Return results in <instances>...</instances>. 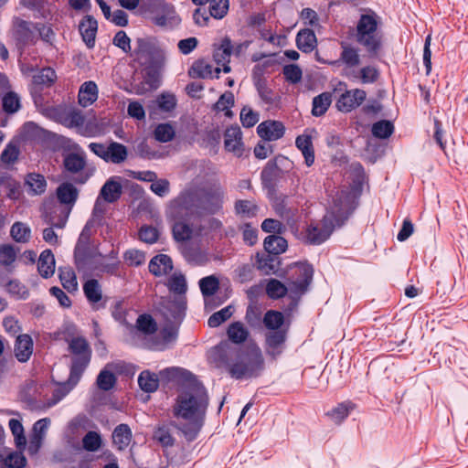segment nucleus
<instances>
[{
  "mask_svg": "<svg viewBox=\"0 0 468 468\" xmlns=\"http://www.w3.org/2000/svg\"><path fill=\"white\" fill-rule=\"evenodd\" d=\"M66 170L71 174L81 172L86 166V154L84 151L68 154L63 160Z\"/></svg>",
  "mask_w": 468,
  "mask_h": 468,
  "instance_id": "26",
  "label": "nucleus"
},
{
  "mask_svg": "<svg viewBox=\"0 0 468 468\" xmlns=\"http://www.w3.org/2000/svg\"><path fill=\"white\" fill-rule=\"evenodd\" d=\"M16 259V250L10 244L0 246V264L10 268Z\"/></svg>",
  "mask_w": 468,
  "mask_h": 468,
  "instance_id": "61",
  "label": "nucleus"
},
{
  "mask_svg": "<svg viewBox=\"0 0 468 468\" xmlns=\"http://www.w3.org/2000/svg\"><path fill=\"white\" fill-rule=\"evenodd\" d=\"M394 131V125L391 122L387 120H381L377 122H375L372 125V134L380 139H387L388 138Z\"/></svg>",
  "mask_w": 468,
  "mask_h": 468,
  "instance_id": "52",
  "label": "nucleus"
},
{
  "mask_svg": "<svg viewBox=\"0 0 468 468\" xmlns=\"http://www.w3.org/2000/svg\"><path fill=\"white\" fill-rule=\"evenodd\" d=\"M287 338V331L272 330L265 334L266 353L275 358L282 354Z\"/></svg>",
  "mask_w": 468,
  "mask_h": 468,
  "instance_id": "14",
  "label": "nucleus"
},
{
  "mask_svg": "<svg viewBox=\"0 0 468 468\" xmlns=\"http://www.w3.org/2000/svg\"><path fill=\"white\" fill-rule=\"evenodd\" d=\"M138 384L142 390L147 393L154 392L159 387L158 376L149 370H144L138 377Z\"/></svg>",
  "mask_w": 468,
  "mask_h": 468,
  "instance_id": "37",
  "label": "nucleus"
},
{
  "mask_svg": "<svg viewBox=\"0 0 468 468\" xmlns=\"http://www.w3.org/2000/svg\"><path fill=\"white\" fill-rule=\"evenodd\" d=\"M256 88L260 98L265 104L272 106L277 102L278 96L264 82L259 80L256 83Z\"/></svg>",
  "mask_w": 468,
  "mask_h": 468,
  "instance_id": "58",
  "label": "nucleus"
},
{
  "mask_svg": "<svg viewBox=\"0 0 468 468\" xmlns=\"http://www.w3.org/2000/svg\"><path fill=\"white\" fill-rule=\"evenodd\" d=\"M355 409V404L350 401L339 403L336 407L327 412V416L335 424H340L349 413Z\"/></svg>",
  "mask_w": 468,
  "mask_h": 468,
  "instance_id": "39",
  "label": "nucleus"
},
{
  "mask_svg": "<svg viewBox=\"0 0 468 468\" xmlns=\"http://www.w3.org/2000/svg\"><path fill=\"white\" fill-rule=\"evenodd\" d=\"M296 147L301 151L304 157V163L311 166L314 163V151L312 139L309 135H300L295 140Z\"/></svg>",
  "mask_w": 468,
  "mask_h": 468,
  "instance_id": "31",
  "label": "nucleus"
},
{
  "mask_svg": "<svg viewBox=\"0 0 468 468\" xmlns=\"http://www.w3.org/2000/svg\"><path fill=\"white\" fill-rule=\"evenodd\" d=\"M176 324L165 327L161 332L162 343L156 344L154 347L156 350H164L169 346V345L176 342L177 338V328Z\"/></svg>",
  "mask_w": 468,
  "mask_h": 468,
  "instance_id": "51",
  "label": "nucleus"
},
{
  "mask_svg": "<svg viewBox=\"0 0 468 468\" xmlns=\"http://www.w3.org/2000/svg\"><path fill=\"white\" fill-rule=\"evenodd\" d=\"M218 286L219 282L218 278L213 275L204 277L199 281V287L205 297L215 294L218 290Z\"/></svg>",
  "mask_w": 468,
  "mask_h": 468,
  "instance_id": "57",
  "label": "nucleus"
},
{
  "mask_svg": "<svg viewBox=\"0 0 468 468\" xmlns=\"http://www.w3.org/2000/svg\"><path fill=\"white\" fill-rule=\"evenodd\" d=\"M98 98V87L94 81H85L79 90V103L82 107L91 105Z\"/></svg>",
  "mask_w": 468,
  "mask_h": 468,
  "instance_id": "28",
  "label": "nucleus"
},
{
  "mask_svg": "<svg viewBox=\"0 0 468 468\" xmlns=\"http://www.w3.org/2000/svg\"><path fill=\"white\" fill-rule=\"evenodd\" d=\"M314 269L307 263L298 264L292 279L288 282V295L296 306L300 298L308 291L313 281Z\"/></svg>",
  "mask_w": 468,
  "mask_h": 468,
  "instance_id": "8",
  "label": "nucleus"
},
{
  "mask_svg": "<svg viewBox=\"0 0 468 468\" xmlns=\"http://www.w3.org/2000/svg\"><path fill=\"white\" fill-rule=\"evenodd\" d=\"M225 148L229 152H232L237 155L242 154V133L238 126H230L224 134Z\"/></svg>",
  "mask_w": 468,
  "mask_h": 468,
  "instance_id": "20",
  "label": "nucleus"
},
{
  "mask_svg": "<svg viewBox=\"0 0 468 468\" xmlns=\"http://www.w3.org/2000/svg\"><path fill=\"white\" fill-rule=\"evenodd\" d=\"M262 323L268 331L282 330L284 317L281 312L270 310L265 313Z\"/></svg>",
  "mask_w": 468,
  "mask_h": 468,
  "instance_id": "42",
  "label": "nucleus"
},
{
  "mask_svg": "<svg viewBox=\"0 0 468 468\" xmlns=\"http://www.w3.org/2000/svg\"><path fill=\"white\" fill-rule=\"evenodd\" d=\"M229 339L233 344H241L245 342L249 336V331L240 322H234L229 325L227 331Z\"/></svg>",
  "mask_w": 468,
  "mask_h": 468,
  "instance_id": "40",
  "label": "nucleus"
},
{
  "mask_svg": "<svg viewBox=\"0 0 468 468\" xmlns=\"http://www.w3.org/2000/svg\"><path fill=\"white\" fill-rule=\"evenodd\" d=\"M197 191L186 189L171 199L165 208V215L169 220H189L198 217Z\"/></svg>",
  "mask_w": 468,
  "mask_h": 468,
  "instance_id": "5",
  "label": "nucleus"
},
{
  "mask_svg": "<svg viewBox=\"0 0 468 468\" xmlns=\"http://www.w3.org/2000/svg\"><path fill=\"white\" fill-rule=\"evenodd\" d=\"M235 210L238 215L253 218L257 215L259 207L251 200H239L235 204Z\"/></svg>",
  "mask_w": 468,
  "mask_h": 468,
  "instance_id": "54",
  "label": "nucleus"
},
{
  "mask_svg": "<svg viewBox=\"0 0 468 468\" xmlns=\"http://www.w3.org/2000/svg\"><path fill=\"white\" fill-rule=\"evenodd\" d=\"M221 69L219 68L213 69L212 65L207 62L204 59H199L192 65L189 69V75L192 78H200V79H213L215 72V78H219V73Z\"/></svg>",
  "mask_w": 468,
  "mask_h": 468,
  "instance_id": "22",
  "label": "nucleus"
},
{
  "mask_svg": "<svg viewBox=\"0 0 468 468\" xmlns=\"http://www.w3.org/2000/svg\"><path fill=\"white\" fill-rule=\"evenodd\" d=\"M186 296H168L161 298L158 310L165 321L171 324H179L186 314Z\"/></svg>",
  "mask_w": 468,
  "mask_h": 468,
  "instance_id": "9",
  "label": "nucleus"
},
{
  "mask_svg": "<svg viewBox=\"0 0 468 468\" xmlns=\"http://www.w3.org/2000/svg\"><path fill=\"white\" fill-rule=\"evenodd\" d=\"M208 3L207 9L212 17L221 19L227 15L229 6V0H209Z\"/></svg>",
  "mask_w": 468,
  "mask_h": 468,
  "instance_id": "53",
  "label": "nucleus"
},
{
  "mask_svg": "<svg viewBox=\"0 0 468 468\" xmlns=\"http://www.w3.org/2000/svg\"><path fill=\"white\" fill-rule=\"evenodd\" d=\"M89 149L103 161L114 165L122 164L128 157V149L121 143L112 141L108 145L101 143H90Z\"/></svg>",
  "mask_w": 468,
  "mask_h": 468,
  "instance_id": "10",
  "label": "nucleus"
},
{
  "mask_svg": "<svg viewBox=\"0 0 468 468\" xmlns=\"http://www.w3.org/2000/svg\"><path fill=\"white\" fill-rule=\"evenodd\" d=\"M116 382L114 374L107 369H103L97 377L96 383L100 389L108 391L112 389Z\"/></svg>",
  "mask_w": 468,
  "mask_h": 468,
  "instance_id": "64",
  "label": "nucleus"
},
{
  "mask_svg": "<svg viewBox=\"0 0 468 468\" xmlns=\"http://www.w3.org/2000/svg\"><path fill=\"white\" fill-rule=\"evenodd\" d=\"M170 292H174V296H185L187 290L186 281L182 273H174L167 282Z\"/></svg>",
  "mask_w": 468,
  "mask_h": 468,
  "instance_id": "45",
  "label": "nucleus"
},
{
  "mask_svg": "<svg viewBox=\"0 0 468 468\" xmlns=\"http://www.w3.org/2000/svg\"><path fill=\"white\" fill-rule=\"evenodd\" d=\"M297 48L303 52H311L316 45V37L312 29H303L296 36Z\"/></svg>",
  "mask_w": 468,
  "mask_h": 468,
  "instance_id": "33",
  "label": "nucleus"
},
{
  "mask_svg": "<svg viewBox=\"0 0 468 468\" xmlns=\"http://www.w3.org/2000/svg\"><path fill=\"white\" fill-rule=\"evenodd\" d=\"M83 292L91 304L98 303L102 298L101 286L95 279H90L83 284Z\"/></svg>",
  "mask_w": 468,
  "mask_h": 468,
  "instance_id": "36",
  "label": "nucleus"
},
{
  "mask_svg": "<svg viewBox=\"0 0 468 468\" xmlns=\"http://www.w3.org/2000/svg\"><path fill=\"white\" fill-rule=\"evenodd\" d=\"M24 449L11 452L6 456L0 454V468H24L27 459L23 454Z\"/></svg>",
  "mask_w": 468,
  "mask_h": 468,
  "instance_id": "32",
  "label": "nucleus"
},
{
  "mask_svg": "<svg viewBox=\"0 0 468 468\" xmlns=\"http://www.w3.org/2000/svg\"><path fill=\"white\" fill-rule=\"evenodd\" d=\"M113 444L119 451L126 449L132 441V431L127 424L118 425L112 432Z\"/></svg>",
  "mask_w": 468,
  "mask_h": 468,
  "instance_id": "30",
  "label": "nucleus"
},
{
  "mask_svg": "<svg viewBox=\"0 0 468 468\" xmlns=\"http://www.w3.org/2000/svg\"><path fill=\"white\" fill-rule=\"evenodd\" d=\"M332 102V96L329 92H323L313 99L312 114L319 117L324 115Z\"/></svg>",
  "mask_w": 468,
  "mask_h": 468,
  "instance_id": "41",
  "label": "nucleus"
},
{
  "mask_svg": "<svg viewBox=\"0 0 468 468\" xmlns=\"http://www.w3.org/2000/svg\"><path fill=\"white\" fill-rule=\"evenodd\" d=\"M79 196L78 189L71 183H62L57 188V197L61 204L69 206L68 210H71V207L77 201Z\"/></svg>",
  "mask_w": 468,
  "mask_h": 468,
  "instance_id": "24",
  "label": "nucleus"
},
{
  "mask_svg": "<svg viewBox=\"0 0 468 468\" xmlns=\"http://www.w3.org/2000/svg\"><path fill=\"white\" fill-rule=\"evenodd\" d=\"M25 184L28 187V193L34 196L43 194L47 188L45 177L37 173L28 174L26 177Z\"/></svg>",
  "mask_w": 468,
  "mask_h": 468,
  "instance_id": "34",
  "label": "nucleus"
},
{
  "mask_svg": "<svg viewBox=\"0 0 468 468\" xmlns=\"http://www.w3.org/2000/svg\"><path fill=\"white\" fill-rule=\"evenodd\" d=\"M333 64L344 65L346 73L355 71L354 69L360 64L359 49L349 44L342 43L339 58Z\"/></svg>",
  "mask_w": 468,
  "mask_h": 468,
  "instance_id": "13",
  "label": "nucleus"
},
{
  "mask_svg": "<svg viewBox=\"0 0 468 468\" xmlns=\"http://www.w3.org/2000/svg\"><path fill=\"white\" fill-rule=\"evenodd\" d=\"M156 103L162 112H170L176 108L177 100L173 93L163 92L156 98Z\"/></svg>",
  "mask_w": 468,
  "mask_h": 468,
  "instance_id": "59",
  "label": "nucleus"
},
{
  "mask_svg": "<svg viewBox=\"0 0 468 468\" xmlns=\"http://www.w3.org/2000/svg\"><path fill=\"white\" fill-rule=\"evenodd\" d=\"M133 56L140 65L149 67L146 73L147 77L151 80H154L156 72L151 67L154 65L161 57V50L154 40L148 37L137 38Z\"/></svg>",
  "mask_w": 468,
  "mask_h": 468,
  "instance_id": "7",
  "label": "nucleus"
},
{
  "mask_svg": "<svg viewBox=\"0 0 468 468\" xmlns=\"http://www.w3.org/2000/svg\"><path fill=\"white\" fill-rule=\"evenodd\" d=\"M259 136L266 141H276L285 133V127L279 121H265L257 127Z\"/></svg>",
  "mask_w": 468,
  "mask_h": 468,
  "instance_id": "16",
  "label": "nucleus"
},
{
  "mask_svg": "<svg viewBox=\"0 0 468 468\" xmlns=\"http://www.w3.org/2000/svg\"><path fill=\"white\" fill-rule=\"evenodd\" d=\"M80 33L89 48L94 47L98 29L97 20L91 16H86L80 23Z\"/></svg>",
  "mask_w": 468,
  "mask_h": 468,
  "instance_id": "19",
  "label": "nucleus"
},
{
  "mask_svg": "<svg viewBox=\"0 0 468 468\" xmlns=\"http://www.w3.org/2000/svg\"><path fill=\"white\" fill-rule=\"evenodd\" d=\"M56 80V71L50 67L43 68L33 75V83L38 86L50 87Z\"/></svg>",
  "mask_w": 468,
  "mask_h": 468,
  "instance_id": "43",
  "label": "nucleus"
},
{
  "mask_svg": "<svg viewBox=\"0 0 468 468\" xmlns=\"http://www.w3.org/2000/svg\"><path fill=\"white\" fill-rule=\"evenodd\" d=\"M3 110L7 113H15L20 109V99L14 91L7 92L2 100Z\"/></svg>",
  "mask_w": 468,
  "mask_h": 468,
  "instance_id": "63",
  "label": "nucleus"
},
{
  "mask_svg": "<svg viewBox=\"0 0 468 468\" xmlns=\"http://www.w3.org/2000/svg\"><path fill=\"white\" fill-rule=\"evenodd\" d=\"M264 249L267 252L279 255L287 249V240L277 235H270L264 239Z\"/></svg>",
  "mask_w": 468,
  "mask_h": 468,
  "instance_id": "38",
  "label": "nucleus"
},
{
  "mask_svg": "<svg viewBox=\"0 0 468 468\" xmlns=\"http://www.w3.org/2000/svg\"><path fill=\"white\" fill-rule=\"evenodd\" d=\"M358 194L353 189H342L333 198V204L320 222L311 223L305 229V241L320 245L332 234L335 227H341L357 206Z\"/></svg>",
  "mask_w": 468,
  "mask_h": 468,
  "instance_id": "2",
  "label": "nucleus"
},
{
  "mask_svg": "<svg viewBox=\"0 0 468 468\" xmlns=\"http://www.w3.org/2000/svg\"><path fill=\"white\" fill-rule=\"evenodd\" d=\"M122 195V186L118 181L111 178L105 182L100 191L99 197L108 203L117 201Z\"/></svg>",
  "mask_w": 468,
  "mask_h": 468,
  "instance_id": "29",
  "label": "nucleus"
},
{
  "mask_svg": "<svg viewBox=\"0 0 468 468\" xmlns=\"http://www.w3.org/2000/svg\"><path fill=\"white\" fill-rule=\"evenodd\" d=\"M10 234L16 242L27 243L30 239L31 229L25 223L16 222L11 227Z\"/></svg>",
  "mask_w": 468,
  "mask_h": 468,
  "instance_id": "48",
  "label": "nucleus"
},
{
  "mask_svg": "<svg viewBox=\"0 0 468 468\" xmlns=\"http://www.w3.org/2000/svg\"><path fill=\"white\" fill-rule=\"evenodd\" d=\"M6 291L15 298L26 300L29 296V292L26 285L21 283L18 280H10L5 284Z\"/></svg>",
  "mask_w": 468,
  "mask_h": 468,
  "instance_id": "55",
  "label": "nucleus"
},
{
  "mask_svg": "<svg viewBox=\"0 0 468 468\" xmlns=\"http://www.w3.org/2000/svg\"><path fill=\"white\" fill-rule=\"evenodd\" d=\"M55 258L50 250L41 252L37 261V271L44 279L51 277L55 272Z\"/></svg>",
  "mask_w": 468,
  "mask_h": 468,
  "instance_id": "25",
  "label": "nucleus"
},
{
  "mask_svg": "<svg viewBox=\"0 0 468 468\" xmlns=\"http://www.w3.org/2000/svg\"><path fill=\"white\" fill-rule=\"evenodd\" d=\"M232 314H233L232 306L231 305L226 306V307L222 308L221 310H219L218 312L214 313L208 318L207 324L210 327H218L222 323H224L225 321L229 319L231 317Z\"/></svg>",
  "mask_w": 468,
  "mask_h": 468,
  "instance_id": "60",
  "label": "nucleus"
},
{
  "mask_svg": "<svg viewBox=\"0 0 468 468\" xmlns=\"http://www.w3.org/2000/svg\"><path fill=\"white\" fill-rule=\"evenodd\" d=\"M9 429L15 437L16 446L18 450L25 449L27 444L26 436L24 433V428L20 420L16 419H11L8 422Z\"/></svg>",
  "mask_w": 468,
  "mask_h": 468,
  "instance_id": "47",
  "label": "nucleus"
},
{
  "mask_svg": "<svg viewBox=\"0 0 468 468\" xmlns=\"http://www.w3.org/2000/svg\"><path fill=\"white\" fill-rule=\"evenodd\" d=\"M69 215V210H66L61 206L53 205L45 207L43 218L48 225L57 229H63L67 223Z\"/></svg>",
  "mask_w": 468,
  "mask_h": 468,
  "instance_id": "15",
  "label": "nucleus"
},
{
  "mask_svg": "<svg viewBox=\"0 0 468 468\" xmlns=\"http://www.w3.org/2000/svg\"><path fill=\"white\" fill-rule=\"evenodd\" d=\"M224 192L220 188L207 191L203 194L197 192V211L198 217L202 215H213L222 208Z\"/></svg>",
  "mask_w": 468,
  "mask_h": 468,
  "instance_id": "11",
  "label": "nucleus"
},
{
  "mask_svg": "<svg viewBox=\"0 0 468 468\" xmlns=\"http://www.w3.org/2000/svg\"><path fill=\"white\" fill-rule=\"evenodd\" d=\"M136 327L139 331L150 335L156 331L157 325L153 317L149 314H141L136 320Z\"/></svg>",
  "mask_w": 468,
  "mask_h": 468,
  "instance_id": "62",
  "label": "nucleus"
},
{
  "mask_svg": "<svg viewBox=\"0 0 468 468\" xmlns=\"http://www.w3.org/2000/svg\"><path fill=\"white\" fill-rule=\"evenodd\" d=\"M33 353V340L28 335H19L15 344V356L16 359L25 363L29 360Z\"/></svg>",
  "mask_w": 468,
  "mask_h": 468,
  "instance_id": "21",
  "label": "nucleus"
},
{
  "mask_svg": "<svg viewBox=\"0 0 468 468\" xmlns=\"http://www.w3.org/2000/svg\"><path fill=\"white\" fill-rule=\"evenodd\" d=\"M367 93L361 89L346 90L338 98L335 106L342 112H350L359 107L366 100Z\"/></svg>",
  "mask_w": 468,
  "mask_h": 468,
  "instance_id": "12",
  "label": "nucleus"
},
{
  "mask_svg": "<svg viewBox=\"0 0 468 468\" xmlns=\"http://www.w3.org/2000/svg\"><path fill=\"white\" fill-rule=\"evenodd\" d=\"M160 10L161 14H156L152 20L154 25L164 27H166L168 21L172 19L175 14V8L171 4L163 3L160 5Z\"/></svg>",
  "mask_w": 468,
  "mask_h": 468,
  "instance_id": "50",
  "label": "nucleus"
},
{
  "mask_svg": "<svg viewBox=\"0 0 468 468\" xmlns=\"http://www.w3.org/2000/svg\"><path fill=\"white\" fill-rule=\"evenodd\" d=\"M20 151H19V144L17 141L12 140L10 141L0 155V160L2 163L5 165H12L18 159Z\"/></svg>",
  "mask_w": 468,
  "mask_h": 468,
  "instance_id": "46",
  "label": "nucleus"
},
{
  "mask_svg": "<svg viewBox=\"0 0 468 468\" xmlns=\"http://www.w3.org/2000/svg\"><path fill=\"white\" fill-rule=\"evenodd\" d=\"M69 349L72 354L70 370L72 379L80 378L88 367L91 358V349L84 337H73L69 343Z\"/></svg>",
  "mask_w": 468,
  "mask_h": 468,
  "instance_id": "6",
  "label": "nucleus"
},
{
  "mask_svg": "<svg viewBox=\"0 0 468 468\" xmlns=\"http://www.w3.org/2000/svg\"><path fill=\"white\" fill-rule=\"evenodd\" d=\"M172 233L176 241L185 242L192 239L194 229L188 220H171Z\"/></svg>",
  "mask_w": 468,
  "mask_h": 468,
  "instance_id": "27",
  "label": "nucleus"
},
{
  "mask_svg": "<svg viewBox=\"0 0 468 468\" xmlns=\"http://www.w3.org/2000/svg\"><path fill=\"white\" fill-rule=\"evenodd\" d=\"M80 378L72 379V370L69 371V376L67 381L58 383L52 390V397L47 401L48 407H53L61 401L79 383Z\"/></svg>",
  "mask_w": 468,
  "mask_h": 468,
  "instance_id": "18",
  "label": "nucleus"
},
{
  "mask_svg": "<svg viewBox=\"0 0 468 468\" xmlns=\"http://www.w3.org/2000/svg\"><path fill=\"white\" fill-rule=\"evenodd\" d=\"M154 138L160 143H167L173 140L176 132L170 123H160L154 129Z\"/></svg>",
  "mask_w": 468,
  "mask_h": 468,
  "instance_id": "56",
  "label": "nucleus"
},
{
  "mask_svg": "<svg viewBox=\"0 0 468 468\" xmlns=\"http://www.w3.org/2000/svg\"><path fill=\"white\" fill-rule=\"evenodd\" d=\"M58 276L64 289H66L68 292H73L77 290L78 282L76 274L70 267H59Z\"/></svg>",
  "mask_w": 468,
  "mask_h": 468,
  "instance_id": "44",
  "label": "nucleus"
},
{
  "mask_svg": "<svg viewBox=\"0 0 468 468\" xmlns=\"http://www.w3.org/2000/svg\"><path fill=\"white\" fill-rule=\"evenodd\" d=\"M208 395L199 383L189 385L176 398L173 406L171 425L183 434L186 441H194L203 424L208 407Z\"/></svg>",
  "mask_w": 468,
  "mask_h": 468,
  "instance_id": "1",
  "label": "nucleus"
},
{
  "mask_svg": "<svg viewBox=\"0 0 468 468\" xmlns=\"http://www.w3.org/2000/svg\"><path fill=\"white\" fill-rule=\"evenodd\" d=\"M346 75L352 80H360L364 84L374 83L379 76L378 69L373 66H366L359 71L348 72Z\"/></svg>",
  "mask_w": 468,
  "mask_h": 468,
  "instance_id": "35",
  "label": "nucleus"
},
{
  "mask_svg": "<svg viewBox=\"0 0 468 468\" xmlns=\"http://www.w3.org/2000/svg\"><path fill=\"white\" fill-rule=\"evenodd\" d=\"M266 293L271 299H279L288 294V289L279 280L270 279L266 284Z\"/></svg>",
  "mask_w": 468,
  "mask_h": 468,
  "instance_id": "49",
  "label": "nucleus"
},
{
  "mask_svg": "<svg viewBox=\"0 0 468 468\" xmlns=\"http://www.w3.org/2000/svg\"><path fill=\"white\" fill-rule=\"evenodd\" d=\"M149 271L154 276H162L173 270L172 259L165 254L154 256L149 262Z\"/></svg>",
  "mask_w": 468,
  "mask_h": 468,
  "instance_id": "23",
  "label": "nucleus"
},
{
  "mask_svg": "<svg viewBox=\"0 0 468 468\" xmlns=\"http://www.w3.org/2000/svg\"><path fill=\"white\" fill-rule=\"evenodd\" d=\"M232 44L229 37H224L218 47H215L213 51V58L218 65L223 66V71L229 73L231 70L229 63L232 54Z\"/></svg>",
  "mask_w": 468,
  "mask_h": 468,
  "instance_id": "17",
  "label": "nucleus"
},
{
  "mask_svg": "<svg viewBox=\"0 0 468 468\" xmlns=\"http://www.w3.org/2000/svg\"><path fill=\"white\" fill-rule=\"evenodd\" d=\"M209 358L217 367L228 368L229 375L236 379L257 377L263 365L260 353L245 351L227 341L213 347Z\"/></svg>",
  "mask_w": 468,
  "mask_h": 468,
  "instance_id": "3",
  "label": "nucleus"
},
{
  "mask_svg": "<svg viewBox=\"0 0 468 468\" xmlns=\"http://www.w3.org/2000/svg\"><path fill=\"white\" fill-rule=\"evenodd\" d=\"M379 25V16L368 10L360 16L356 26V41L364 48L369 57H376L382 48L383 35Z\"/></svg>",
  "mask_w": 468,
  "mask_h": 468,
  "instance_id": "4",
  "label": "nucleus"
}]
</instances>
